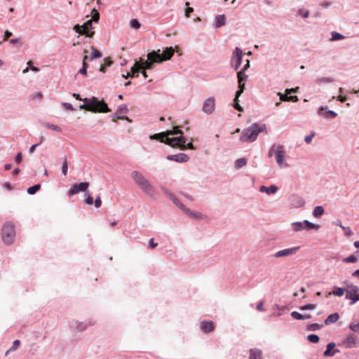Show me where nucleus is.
Here are the masks:
<instances>
[{
  "label": "nucleus",
  "instance_id": "obj_1",
  "mask_svg": "<svg viewBox=\"0 0 359 359\" xmlns=\"http://www.w3.org/2000/svg\"><path fill=\"white\" fill-rule=\"evenodd\" d=\"M182 131L178 126L174 127L172 130H168L166 133L154 134L150 137L151 139L160 140L172 147H179L180 149H194L191 142L186 144V139L182 136Z\"/></svg>",
  "mask_w": 359,
  "mask_h": 359
},
{
  "label": "nucleus",
  "instance_id": "obj_2",
  "mask_svg": "<svg viewBox=\"0 0 359 359\" xmlns=\"http://www.w3.org/2000/svg\"><path fill=\"white\" fill-rule=\"evenodd\" d=\"M266 130V125H259L255 123L251 127L246 128L243 130L242 135L241 136V140L242 142H254L259 133L263 132Z\"/></svg>",
  "mask_w": 359,
  "mask_h": 359
},
{
  "label": "nucleus",
  "instance_id": "obj_3",
  "mask_svg": "<svg viewBox=\"0 0 359 359\" xmlns=\"http://www.w3.org/2000/svg\"><path fill=\"white\" fill-rule=\"evenodd\" d=\"M131 177L139 186L140 189L146 194L152 195L154 189L149 181L138 171H133Z\"/></svg>",
  "mask_w": 359,
  "mask_h": 359
},
{
  "label": "nucleus",
  "instance_id": "obj_4",
  "mask_svg": "<svg viewBox=\"0 0 359 359\" xmlns=\"http://www.w3.org/2000/svg\"><path fill=\"white\" fill-rule=\"evenodd\" d=\"M285 151L283 145H273L270 149L268 156L271 157L273 155L275 156L276 161L280 166H287V164L285 162Z\"/></svg>",
  "mask_w": 359,
  "mask_h": 359
},
{
  "label": "nucleus",
  "instance_id": "obj_5",
  "mask_svg": "<svg viewBox=\"0 0 359 359\" xmlns=\"http://www.w3.org/2000/svg\"><path fill=\"white\" fill-rule=\"evenodd\" d=\"M15 235V228L13 223L6 222L2 227V239L4 243L10 244L13 241Z\"/></svg>",
  "mask_w": 359,
  "mask_h": 359
},
{
  "label": "nucleus",
  "instance_id": "obj_6",
  "mask_svg": "<svg viewBox=\"0 0 359 359\" xmlns=\"http://www.w3.org/2000/svg\"><path fill=\"white\" fill-rule=\"evenodd\" d=\"M111 109L104 100H99L95 97H91V112L107 113Z\"/></svg>",
  "mask_w": 359,
  "mask_h": 359
},
{
  "label": "nucleus",
  "instance_id": "obj_7",
  "mask_svg": "<svg viewBox=\"0 0 359 359\" xmlns=\"http://www.w3.org/2000/svg\"><path fill=\"white\" fill-rule=\"evenodd\" d=\"M174 55V50L172 47L166 48L163 51V53H160V50L158 51H152L151 53H149V57H156L158 58V62H162L163 61H166L170 60L172 55Z\"/></svg>",
  "mask_w": 359,
  "mask_h": 359
},
{
  "label": "nucleus",
  "instance_id": "obj_8",
  "mask_svg": "<svg viewBox=\"0 0 359 359\" xmlns=\"http://www.w3.org/2000/svg\"><path fill=\"white\" fill-rule=\"evenodd\" d=\"M346 299L351 300V304L359 301V287L357 285H349L346 287Z\"/></svg>",
  "mask_w": 359,
  "mask_h": 359
},
{
  "label": "nucleus",
  "instance_id": "obj_9",
  "mask_svg": "<svg viewBox=\"0 0 359 359\" xmlns=\"http://www.w3.org/2000/svg\"><path fill=\"white\" fill-rule=\"evenodd\" d=\"M88 182H81L79 184H74L71 187L70 189L69 190L68 195L69 196H72L79 192L85 191L88 189Z\"/></svg>",
  "mask_w": 359,
  "mask_h": 359
},
{
  "label": "nucleus",
  "instance_id": "obj_10",
  "mask_svg": "<svg viewBox=\"0 0 359 359\" xmlns=\"http://www.w3.org/2000/svg\"><path fill=\"white\" fill-rule=\"evenodd\" d=\"M299 250V247H293L279 250L273 255L275 258L290 257L294 255Z\"/></svg>",
  "mask_w": 359,
  "mask_h": 359
},
{
  "label": "nucleus",
  "instance_id": "obj_11",
  "mask_svg": "<svg viewBox=\"0 0 359 359\" xmlns=\"http://www.w3.org/2000/svg\"><path fill=\"white\" fill-rule=\"evenodd\" d=\"M357 337L353 334L348 335L342 341V345L346 348L358 346Z\"/></svg>",
  "mask_w": 359,
  "mask_h": 359
},
{
  "label": "nucleus",
  "instance_id": "obj_12",
  "mask_svg": "<svg viewBox=\"0 0 359 359\" xmlns=\"http://www.w3.org/2000/svg\"><path fill=\"white\" fill-rule=\"evenodd\" d=\"M290 205L292 207V208H301L302 206L304 205L305 204V201L304 200V198L299 196V195H297V194H292L290 197Z\"/></svg>",
  "mask_w": 359,
  "mask_h": 359
},
{
  "label": "nucleus",
  "instance_id": "obj_13",
  "mask_svg": "<svg viewBox=\"0 0 359 359\" xmlns=\"http://www.w3.org/2000/svg\"><path fill=\"white\" fill-rule=\"evenodd\" d=\"M215 99L213 97H209L205 101L203 110L207 114H212L215 110Z\"/></svg>",
  "mask_w": 359,
  "mask_h": 359
},
{
  "label": "nucleus",
  "instance_id": "obj_14",
  "mask_svg": "<svg viewBox=\"0 0 359 359\" xmlns=\"http://www.w3.org/2000/svg\"><path fill=\"white\" fill-rule=\"evenodd\" d=\"M174 203L177 205L181 210H182L186 214L189 215L191 217H198L201 214L199 212H192L189 208H186L184 204H182L178 199H173Z\"/></svg>",
  "mask_w": 359,
  "mask_h": 359
},
{
  "label": "nucleus",
  "instance_id": "obj_15",
  "mask_svg": "<svg viewBox=\"0 0 359 359\" xmlns=\"http://www.w3.org/2000/svg\"><path fill=\"white\" fill-rule=\"evenodd\" d=\"M90 25V20H87L82 26L76 25L74 26V29L76 32L80 34H85L86 36H90L88 31V26Z\"/></svg>",
  "mask_w": 359,
  "mask_h": 359
},
{
  "label": "nucleus",
  "instance_id": "obj_16",
  "mask_svg": "<svg viewBox=\"0 0 359 359\" xmlns=\"http://www.w3.org/2000/svg\"><path fill=\"white\" fill-rule=\"evenodd\" d=\"M167 158L170 161L183 163L187 162L189 160V156L185 154H178L175 155H169L167 156Z\"/></svg>",
  "mask_w": 359,
  "mask_h": 359
},
{
  "label": "nucleus",
  "instance_id": "obj_17",
  "mask_svg": "<svg viewBox=\"0 0 359 359\" xmlns=\"http://www.w3.org/2000/svg\"><path fill=\"white\" fill-rule=\"evenodd\" d=\"M158 58L156 57H149V53L147 54V60L144 61L142 64H140L142 66V69H151L153 67V64L154 62H158Z\"/></svg>",
  "mask_w": 359,
  "mask_h": 359
},
{
  "label": "nucleus",
  "instance_id": "obj_18",
  "mask_svg": "<svg viewBox=\"0 0 359 359\" xmlns=\"http://www.w3.org/2000/svg\"><path fill=\"white\" fill-rule=\"evenodd\" d=\"M336 344L334 342L329 343L323 355L325 357L333 356L336 353H339V349H334Z\"/></svg>",
  "mask_w": 359,
  "mask_h": 359
},
{
  "label": "nucleus",
  "instance_id": "obj_19",
  "mask_svg": "<svg viewBox=\"0 0 359 359\" xmlns=\"http://www.w3.org/2000/svg\"><path fill=\"white\" fill-rule=\"evenodd\" d=\"M327 107H321L318 109V114L320 116H323L325 118H335L337 116V113L334 111L327 110Z\"/></svg>",
  "mask_w": 359,
  "mask_h": 359
},
{
  "label": "nucleus",
  "instance_id": "obj_20",
  "mask_svg": "<svg viewBox=\"0 0 359 359\" xmlns=\"http://www.w3.org/2000/svg\"><path fill=\"white\" fill-rule=\"evenodd\" d=\"M242 56H243V51L241 50V49H240L238 47L236 48V49L233 52V57L236 60L235 65H234L236 69H237L241 64Z\"/></svg>",
  "mask_w": 359,
  "mask_h": 359
},
{
  "label": "nucleus",
  "instance_id": "obj_21",
  "mask_svg": "<svg viewBox=\"0 0 359 359\" xmlns=\"http://www.w3.org/2000/svg\"><path fill=\"white\" fill-rule=\"evenodd\" d=\"M200 327L203 332H210L215 329L214 323L212 321H202Z\"/></svg>",
  "mask_w": 359,
  "mask_h": 359
},
{
  "label": "nucleus",
  "instance_id": "obj_22",
  "mask_svg": "<svg viewBox=\"0 0 359 359\" xmlns=\"http://www.w3.org/2000/svg\"><path fill=\"white\" fill-rule=\"evenodd\" d=\"M140 69H142V66L137 62H135V65L131 68V72H129L126 75L123 74L122 76L125 79H128L129 77H134L135 74L136 73H138L140 71Z\"/></svg>",
  "mask_w": 359,
  "mask_h": 359
},
{
  "label": "nucleus",
  "instance_id": "obj_23",
  "mask_svg": "<svg viewBox=\"0 0 359 359\" xmlns=\"http://www.w3.org/2000/svg\"><path fill=\"white\" fill-rule=\"evenodd\" d=\"M114 62L111 60L110 57H105L102 60V62L99 66V71L102 73L106 72V69L107 67H110Z\"/></svg>",
  "mask_w": 359,
  "mask_h": 359
},
{
  "label": "nucleus",
  "instance_id": "obj_24",
  "mask_svg": "<svg viewBox=\"0 0 359 359\" xmlns=\"http://www.w3.org/2000/svg\"><path fill=\"white\" fill-rule=\"evenodd\" d=\"M278 190V187L275 185H271L269 187L265 186H261L259 188V191L261 192H265L267 194H275Z\"/></svg>",
  "mask_w": 359,
  "mask_h": 359
},
{
  "label": "nucleus",
  "instance_id": "obj_25",
  "mask_svg": "<svg viewBox=\"0 0 359 359\" xmlns=\"http://www.w3.org/2000/svg\"><path fill=\"white\" fill-rule=\"evenodd\" d=\"M296 89L294 88H287L285 90V94H282L281 93H278V95L280 97V101H289V96L288 95L290 94L292 92H295Z\"/></svg>",
  "mask_w": 359,
  "mask_h": 359
},
{
  "label": "nucleus",
  "instance_id": "obj_26",
  "mask_svg": "<svg viewBox=\"0 0 359 359\" xmlns=\"http://www.w3.org/2000/svg\"><path fill=\"white\" fill-rule=\"evenodd\" d=\"M339 318V316L337 313L330 314L325 320V325H330L331 323H336Z\"/></svg>",
  "mask_w": 359,
  "mask_h": 359
},
{
  "label": "nucleus",
  "instance_id": "obj_27",
  "mask_svg": "<svg viewBox=\"0 0 359 359\" xmlns=\"http://www.w3.org/2000/svg\"><path fill=\"white\" fill-rule=\"evenodd\" d=\"M226 24V18L224 15H219L215 17V26L216 27H220L224 26Z\"/></svg>",
  "mask_w": 359,
  "mask_h": 359
},
{
  "label": "nucleus",
  "instance_id": "obj_28",
  "mask_svg": "<svg viewBox=\"0 0 359 359\" xmlns=\"http://www.w3.org/2000/svg\"><path fill=\"white\" fill-rule=\"evenodd\" d=\"M250 359H262V351L257 348L250 351Z\"/></svg>",
  "mask_w": 359,
  "mask_h": 359
},
{
  "label": "nucleus",
  "instance_id": "obj_29",
  "mask_svg": "<svg viewBox=\"0 0 359 359\" xmlns=\"http://www.w3.org/2000/svg\"><path fill=\"white\" fill-rule=\"evenodd\" d=\"M292 229L294 231H299L305 229L304 222H296L292 224Z\"/></svg>",
  "mask_w": 359,
  "mask_h": 359
},
{
  "label": "nucleus",
  "instance_id": "obj_30",
  "mask_svg": "<svg viewBox=\"0 0 359 359\" xmlns=\"http://www.w3.org/2000/svg\"><path fill=\"white\" fill-rule=\"evenodd\" d=\"M346 292V288H341V287H335V289L329 293V295L334 294L335 296L341 297L344 294V292Z\"/></svg>",
  "mask_w": 359,
  "mask_h": 359
},
{
  "label": "nucleus",
  "instance_id": "obj_31",
  "mask_svg": "<svg viewBox=\"0 0 359 359\" xmlns=\"http://www.w3.org/2000/svg\"><path fill=\"white\" fill-rule=\"evenodd\" d=\"M323 213L324 208L322 206H316L313 211V215L315 217H320Z\"/></svg>",
  "mask_w": 359,
  "mask_h": 359
},
{
  "label": "nucleus",
  "instance_id": "obj_32",
  "mask_svg": "<svg viewBox=\"0 0 359 359\" xmlns=\"http://www.w3.org/2000/svg\"><path fill=\"white\" fill-rule=\"evenodd\" d=\"M100 19V13L98 11L94 8L91 10V22H97Z\"/></svg>",
  "mask_w": 359,
  "mask_h": 359
},
{
  "label": "nucleus",
  "instance_id": "obj_33",
  "mask_svg": "<svg viewBox=\"0 0 359 359\" xmlns=\"http://www.w3.org/2000/svg\"><path fill=\"white\" fill-rule=\"evenodd\" d=\"M102 56V54L97 49L91 47V60L93 59L100 58Z\"/></svg>",
  "mask_w": 359,
  "mask_h": 359
},
{
  "label": "nucleus",
  "instance_id": "obj_34",
  "mask_svg": "<svg viewBox=\"0 0 359 359\" xmlns=\"http://www.w3.org/2000/svg\"><path fill=\"white\" fill-rule=\"evenodd\" d=\"M88 59V56L85 55L83 60V67L79 70V73L86 75L87 74V68H88V63L86 62V60Z\"/></svg>",
  "mask_w": 359,
  "mask_h": 359
},
{
  "label": "nucleus",
  "instance_id": "obj_35",
  "mask_svg": "<svg viewBox=\"0 0 359 359\" xmlns=\"http://www.w3.org/2000/svg\"><path fill=\"white\" fill-rule=\"evenodd\" d=\"M305 229L306 230H310V229H318L319 228V226L317 224H314L313 223H311L310 222L305 220L304 221Z\"/></svg>",
  "mask_w": 359,
  "mask_h": 359
},
{
  "label": "nucleus",
  "instance_id": "obj_36",
  "mask_svg": "<svg viewBox=\"0 0 359 359\" xmlns=\"http://www.w3.org/2000/svg\"><path fill=\"white\" fill-rule=\"evenodd\" d=\"M20 344V341L18 339H16L13 341V346L9 348L8 351H6V355H8L9 352L14 351L19 347Z\"/></svg>",
  "mask_w": 359,
  "mask_h": 359
},
{
  "label": "nucleus",
  "instance_id": "obj_37",
  "mask_svg": "<svg viewBox=\"0 0 359 359\" xmlns=\"http://www.w3.org/2000/svg\"><path fill=\"white\" fill-rule=\"evenodd\" d=\"M83 100L84 104L79 106V109H86L87 111H90V100L87 98H85Z\"/></svg>",
  "mask_w": 359,
  "mask_h": 359
},
{
  "label": "nucleus",
  "instance_id": "obj_38",
  "mask_svg": "<svg viewBox=\"0 0 359 359\" xmlns=\"http://www.w3.org/2000/svg\"><path fill=\"white\" fill-rule=\"evenodd\" d=\"M41 188L40 184H35L27 189V193L29 194H34Z\"/></svg>",
  "mask_w": 359,
  "mask_h": 359
},
{
  "label": "nucleus",
  "instance_id": "obj_39",
  "mask_svg": "<svg viewBox=\"0 0 359 359\" xmlns=\"http://www.w3.org/2000/svg\"><path fill=\"white\" fill-rule=\"evenodd\" d=\"M323 327V325H320L318 323H312L308 325V330L309 331H316L320 329Z\"/></svg>",
  "mask_w": 359,
  "mask_h": 359
},
{
  "label": "nucleus",
  "instance_id": "obj_40",
  "mask_svg": "<svg viewBox=\"0 0 359 359\" xmlns=\"http://www.w3.org/2000/svg\"><path fill=\"white\" fill-rule=\"evenodd\" d=\"M237 77H238V83H241L247 79V76L245 75V74L243 73V71H239L237 73Z\"/></svg>",
  "mask_w": 359,
  "mask_h": 359
},
{
  "label": "nucleus",
  "instance_id": "obj_41",
  "mask_svg": "<svg viewBox=\"0 0 359 359\" xmlns=\"http://www.w3.org/2000/svg\"><path fill=\"white\" fill-rule=\"evenodd\" d=\"M43 126L47 128L52 129L55 131H58V132L61 131V128L59 126L49 123H45L43 124Z\"/></svg>",
  "mask_w": 359,
  "mask_h": 359
},
{
  "label": "nucleus",
  "instance_id": "obj_42",
  "mask_svg": "<svg viewBox=\"0 0 359 359\" xmlns=\"http://www.w3.org/2000/svg\"><path fill=\"white\" fill-rule=\"evenodd\" d=\"M344 38V36L343 35H341V34L333 32L332 33L331 41L341 40V39H343Z\"/></svg>",
  "mask_w": 359,
  "mask_h": 359
},
{
  "label": "nucleus",
  "instance_id": "obj_43",
  "mask_svg": "<svg viewBox=\"0 0 359 359\" xmlns=\"http://www.w3.org/2000/svg\"><path fill=\"white\" fill-rule=\"evenodd\" d=\"M247 161L246 159L244 158H239L236 161V167L237 168H240L243 166H244L246 164Z\"/></svg>",
  "mask_w": 359,
  "mask_h": 359
},
{
  "label": "nucleus",
  "instance_id": "obj_44",
  "mask_svg": "<svg viewBox=\"0 0 359 359\" xmlns=\"http://www.w3.org/2000/svg\"><path fill=\"white\" fill-rule=\"evenodd\" d=\"M356 261L357 258L354 255H350L349 257L343 259V262L345 263H354L356 262Z\"/></svg>",
  "mask_w": 359,
  "mask_h": 359
},
{
  "label": "nucleus",
  "instance_id": "obj_45",
  "mask_svg": "<svg viewBox=\"0 0 359 359\" xmlns=\"http://www.w3.org/2000/svg\"><path fill=\"white\" fill-rule=\"evenodd\" d=\"M307 339L312 343H318L319 341V337L316 334H309L308 335Z\"/></svg>",
  "mask_w": 359,
  "mask_h": 359
},
{
  "label": "nucleus",
  "instance_id": "obj_46",
  "mask_svg": "<svg viewBox=\"0 0 359 359\" xmlns=\"http://www.w3.org/2000/svg\"><path fill=\"white\" fill-rule=\"evenodd\" d=\"M233 107L239 111H243V107L238 104V97H237L236 95L233 100Z\"/></svg>",
  "mask_w": 359,
  "mask_h": 359
},
{
  "label": "nucleus",
  "instance_id": "obj_47",
  "mask_svg": "<svg viewBox=\"0 0 359 359\" xmlns=\"http://www.w3.org/2000/svg\"><path fill=\"white\" fill-rule=\"evenodd\" d=\"M349 328L352 331L359 333V322L358 323H351L349 325Z\"/></svg>",
  "mask_w": 359,
  "mask_h": 359
},
{
  "label": "nucleus",
  "instance_id": "obj_48",
  "mask_svg": "<svg viewBox=\"0 0 359 359\" xmlns=\"http://www.w3.org/2000/svg\"><path fill=\"white\" fill-rule=\"evenodd\" d=\"M238 90H237L236 95L237 97H239V96L243 93L244 89H245V83L244 82H242L241 83H238Z\"/></svg>",
  "mask_w": 359,
  "mask_h": 359
},
{
  "label": "nucleus",
  "instance_id": "obj_49",
  "mask_svg": "<svg viewBox=\"0 0 359 359\" xmlns=\"http://www.w3.org/2000/svg\"><path fill=\"white\" fill-rule=\"evenodd\" d=\"M128 111V108L126 105H121L118 107L116 114H123Z\"/></svg>",
  "mask_w": 359,
  "mask_h": 359
},
{
  "label": "nucleus",
  "instance_id": "obj_50",
  "mask_svg": "<svg viewBox=\"0 0 359 359\" xmlns=\"http://www.w3.org/2000/svg\"><path fill=\"white\" fill-rule=\"evenodd\" d=\"M291 316L293 318L296 320H304L303 315L297 311H292L291 313Z\"/></svg>",
  "mask_w": 359,
  "mask_h": 359
},
{
  "label": "nucleus",
  "instance_id": "obj_51",
  "mask_svg": "<svg viewBox=\"0 0 359 359\" xmlns=\"http://www.w3.org/2000/svg\"><path fill=\"white\" fill-rule=\"evenodd\" d=\"M316 305L315 304H306L304 306H302L300 307V310L303 311V310H307V309H309V310H312V309H316Z\"/></svg>",
  "mask_w": 359,
  "mask_h": 359
},
{
  "label": "nucleus",
  "instance_id": "obj_52",
  "mask_svg": "<svg viewBox=\"0 0 359 359\" xmlns=\"http://www.w3.org/2000/svg\"><path fill=\"white\" fill-rule=\"evenodd\" d=\"M130 26L135 29H139L140 27V23L136 19H133L130 21Z\"/></svg>",
  "mask_w": 359,
  "mask_h": 359
},
{
  "label": "nucleus",
  "instance_id": "obj_53",
  "mask_svg": "<svg viewBox=\"0 0 359 359\" xmlns=\"http://www.w3.org/2000/svg\"><path fill=\"white\" fill-rule=\"evenodd\" d=\"M102 205V201L100 196L97 197L94 201V205L95 208H100Z\"/></svg>",
  "mask_w": 359,
  "mask_h": 359
},
{
  "label": "nucleus",
  "instance_id": "obj_54",
  "mask_svg": "<svg viewBox=\"0 0 359 359\" xmlns=\"http://www.w3.org/2000/svg\"><path fill=\"white\" fill-rule=\"evenodd\" d=\"M62 105L64 107V108L67 110H69V111H74V108L72 107V105L69 103H67V102H63L62 104Z\"/></svg>",
  "mask_w": 359,
  "mask_h": 359
},
{
  "label": "nucleus",
  "instance_id": "obj_55",
  "mask_svg": "<svg viewBox=\"0 0 359 359\" xmlns=\"http://www.w3.org/2000/svg\"><path fill=\"white\" fill-rule=\"evenodd\" d=\"M299 13L300 15H302V17L304 18H306L309 16V12L308 11H305V10H303V9L299 10Z\"/></svg>",
  "mask_w": 359,
  "mask_h": 359
},
{
  "label": "nucleus",
  "instance_id": "obj_56",
  "mask_svg": "<svg viewBox=\"0 0 359 359\" xmlns=\"http://www.w3.org/2000/svg\"><path fill=\"white\" fill-rule=\"evenodd\" d=\"M194 12V8L191 7H188L185 10V16L187 18H189L190 14Z\"/></svg>",
  "mask_w": 359,
  "mask_h": 359
},
{
  "label": "nucleus",
  "instance_id": "obj_57",
  "mask_svg": "<svg viewBox=\"0 0 359 359\" xmlns=\"http://www.w3.org/2000/svg\"><path fill=\"white\" fill-rule=\"evenodd\" d=\"M67 163L66 161H64L63 163V165H62V173L66 175L67 173Z\"/></svg>",
  "mask_w": 359,
  "mask_h": 359
},
{
  "label": "nucleus",
  "instance_id": "obj_58",
  "mask_svg": "<svg viewBox=\"0 0 359 359\" xmlns=\"http://www.w3.org/2000/svg\"><path fill=\"white\" fill-rule=\"evenodd\" d=\"M314 135H315L314 133H312V134H311L310 135H307V136H306V137H305V142H306L307 144H309V143L311 142V140H312L313 137H314Z\"/></svg>",
  "mask_w": 359,
  "mask_h": 359
},
{
  "label": "nucleus",
  "instance_id": "obj_59",
  "mask_svg": "<svg viewBox=\"0 0 359 359\" xmlns=\"http://www.w3.org/2000/svg\"><path fill=\"white\" fill-rule=\"evenodd\" d=\"M157 245L158 243L154 242V238H151L149 241V247L151 248H155Z\"/></svg>",
  "mask_w": 359,
  "mask_h": 359
},
{
  "label": "nucleus",
  "instance_id": "obj_60",
  "mask_svg": "<svg viewBox=\"0 0 359 359\" xmlns=\"http://www.w3.org/2000/svg\"><path fill=\"white\" fill-rule=\"evenodd\" d=\"M257 309L259 311H264V303L262 302H259L257 306Z\"/></svg>",
  "mask_w": 359,
  "mask_h": 359
},
{
  "label": "nucleus",
  "instance_id": "obj_61",
  "mask_svg": "<svg viewBox=\"0 0 359 359\" xmlns=\"http://www.w3.org/2000/svg\"><path fill=\"white\" fill-rule=\"evenodd\" d=\"M22 154L21 153H18L17 154L16 157H15V161L18 163H20L22 161Z\"/></svg>",
  "mask_w": 359,
  "mask_h": 359
},
{
  "label": "nucleus",
  "instance_id": "obj_62",
  "mask_svg": "<svg viewBox=\"0 0 359 359\" xmlns=\"http://www.w3.org/2000/svg\"><path fill=\"white\" fill-rule=\"evenodd\" d=\"M11 36H12V33L11 32H9L8 30H6L4 32V41L7 40Z\"/></svg>",
  "mask_w": 359,
  "mask_h": 359
},
{
  "label": "nucleus",
  "instance_id": "obj_63",
  "mask_svg": "<svg viewBox=\"0 0 359 359\" xmlns=\"http://www.w3.org/2000/svg\"><path fill=\"white\" fill-rule=\"evenodd\" d=\"M289 101L294 102H297L298 97L296 95L289 96Z\"/></svg>",
  "mask_w": 359,
  "mask_h": 359
},
{
  "label": "nucleus",
  "instance_id": "obj_64",
  "mask_svg": "<svg viewBox=\"0 0 359 359\" xmlns=\"http://www.w3.org/2000/svg\"><path fill=\"white\" fill-rule=\"evenodd\" d=\"M345 231V235L346 236H351V230L350 229V228L348 227H346L345 229H344Z\"/></svg>",
  "mask_w": 359,
  "mask_h": 359
}]
</instances>
